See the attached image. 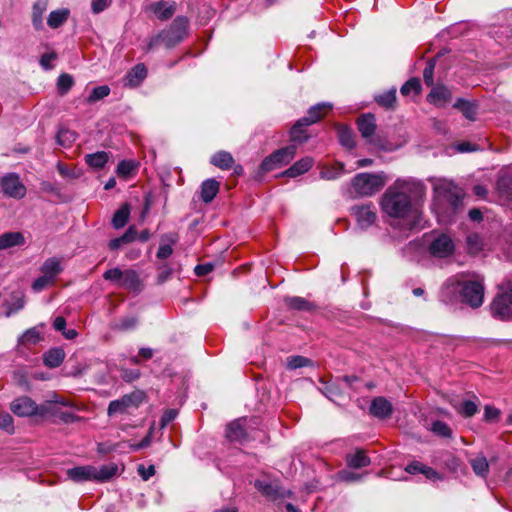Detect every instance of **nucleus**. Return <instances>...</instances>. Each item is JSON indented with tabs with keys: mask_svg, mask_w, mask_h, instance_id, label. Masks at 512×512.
<instances>
[{
	"mask_svg": "<svg viewBox=\"0 0 512 512\" xmlns=\"http://www.w3.org/2000/svg\"><path fill=\"white\" fill-rule=\"evenodd\" d=\"M426 197V186L414 178L397 179L381 197L382 211L391 218L419 216Z\"/></svg>",
	"mask_w": 512,
	"mask_h": 512,
	"instance_id": "f257e3e1",
	"label": "nucleus"
},
{
	"mask_svg": "<svg viewBox=\"0 0 512 512\" xmlns=\"http://www.w3.org/2000/svg\"><path fill=\"white\" fill-rule=\"evenodd\" d=\"M433 186L432 210L441 223H449L462 205L463 191L452 181L430 178Z\"/></svg>",
	"mask_w": 512,
	"mask_h": 512,
	"instance_id": "f03ea898",
	"label": "nucleus"
},
{
	"mask_svg": "<svg viewBox=\"0 0 512 512\" xmlns=\"http://www.w3.org/2000/svg\"><path fill=\"white\" fill-rule=\"evenodd\" d=\"M354 193L358 196H372L385 185V179L380 174L359 173L351 181Z\"/></svg>",
	"mask_w": 512,
	"mask_h": 512,
	"instance_id": "7ed1b4c3",
	"label": "nucleus"
},
{
	"mask_svg": "<svg viewBox=\"0 0 512 512\" xmlns=\"http://www.w3.org/2000/svg\"><path fill=\"white\" fill-rule=\"evenodd\" d=\"M103 278L124 289L134 292L141 290L139 276L137 272L132 269L121 270L120 268H112L104 272Z\"/></svg>",
	"mask_w": 512,
	"mask_h": 512,
	"instance_id": "20e7f679",
	"label": "nucleus"
},
{
	"mask_svg": "<svg viewBox=\"0 0 512 512\" xmlns=\"http://www.w3.org/2000/svg\"><path fill=\"white\" fill-rule=\"evenodd\" d=\"M296 150L297 147L295 145H289L276 150L275 152L264 158V160L260 164L259 171L262 174H265L269 171L287 165L294 158Z\"/></svg>",
	"mask_w": 512,
	"mask_h": 512,
	"instance_id": "39448f33",
	"label": "nucleus"
},
{
	"mask_svg": "<svg viewBox=\"0 0 512 512\" xmlns=\"http://www.w3.org/2000/svg\"><path fill=\"white\" fill-rule=\"evenodd\" d=\"M188 19L184 16L176 17L170 27L160 32L162 43L167 48H172L180 43L187 35Z\"/></svg>",
	"mask_w": 512,
	"mask_h": 512,
	"instance_id": "423d86ee",
	"label": "nucleus"
},
{
	"mask_svg": "<svg viewBox=\"0 0 512 512\" xmlns=\"http://www.w3.org/2000/svg\"><path fill=\"white\" fill-rule=\"evenodd\" d=\"M461 297L462 301L467 303L472 308H477L482 305L484 298V286L482 279L467 280L461 283Z\"/></svg>",
	"mask_w": 512,
	"mask_h": 512,
	"instance_id": "0eeeda50",
	"label": "nucleus"
},
{
	"mask_svg": "<svg viewBox=\"0 0 512 512\" xmlns=\"http://www.w3.org/2000/svg\"><path fill=\"white\" fill-rule=\"evenodd\" d=\"M144 398L145 394L142 391H133L120 399L111 401L107 413L109 416H113L115 414H122L130 408H137L144 401Z\"/></svg>",
	"mask_w": 512,
	"mask_h": 512,
	"instance_id": "6e6552de",
	"label": "nucleus"
},
{
	"mask_svg": "<svg viewBox=\"0 0 512 512\" xmlns=\"http://www.w3.org/2000/svg\"><path fill=\"white\" fill-rule=\"evenodd\" d=\"M0 186L3 194L7 197L21 199L26 194V187L16 173H7L2 176Z\"/></svg>",
	"mask_w": 512,
	"mask_h": 512,
	"instance_id": "1a4fd4ad",
	"label": "nucleus"
},
{
	"mask_svg": "<svg viewBox=\"0 0 512 512\" xmlns=\"http://www.w3.org/2000/svg\"><path fill=\"white\" fill-rule=\"evenodd\" d=\"M350 213L355 218L359 228L363 230L372 226L377 219L375 207L371 203L352 206Z\"/></svg>",
	"mask_w": 512,
	"mask_h": 512,
	"instance_id": "9d476101",
	"label": "nucleus"
},
{
	"mask_svg": "<svg viewBox=\"0 0 512 512\" xmlns=\"http://www.w3.org/2000/svg\"><path fill=\"white\" fill-rule=\"evenodd\" d=\"M455 243L453 239L445 233L437 235L429 245V252L434 257L445 258L454 253Z\"/></svg>",
	"mask_w": 512,
	"mask_h": 512,
	"instance_id": "9b49d317",
	"label": "nucleus"
},
{
	"mask_svg": "<svg viewBox=\"0 0 512 512\" xmlns=\"http://www.w3.org/2000/svg\"><path fill=\"white\" fill-rule=\"evenodd\" d=\"M356 124L361 136L367 142L376 145L377 142L373 138L377 129L375 116L371 113L362 114L357 118Z\"/></svg>",
	"mask_w": 512,
	"mask_h": 512,
	"instance_id": "f8f14e48",
	"label": "nucleus"
},
{
	"mask_svg": "<svg viewBox=\"0 0 512 512\" xmlns=\"http://www.w3.org/2000/svg\"><path fill=\"white\" fill-rule=\"evenodd\" d=\"M10 409L18 417H32L37 411V403L28 396H21L11 402Z\"/></svg>",
	"mask_w": 512,
	"mask_h": 512,
	"instance_id": "ddd939ff",
	"label": "nucleus"
},
{
	"mask_svg": "<svg viewBox=\"0 0 512 512\" xmlns=\"http://www.w3.org/2000/svg\"><path fill=\"white\" fill-rule=\"evenodd\" d=\"M392 403L385 397H375L370 405V413L377 418L386 419L392 415Z\"/></svg>",
	"mask_w": 512,
	"mask_h": 512,
	"instance_id": "4468645a",
	"label": "nucleus"
},
{
	"mask_svg": "<svg viewBox=\"0 0 512 512\" xmlns=\"http://www.w3.org/2000/svg\"><path fill=\"white\" fill-rule=\"evenodd\" d=\"M330 109H332V104L327 102L318 103L308 110L307 116L299 119V124H314L322 119Z\"/></svg>",
	"mask_w": 512,
	"mask_h": 512,
	"instance_id": "2eb2a0df",
	"label": "nucleus"
},
{
	"mask_svg": "<svg viewBox=\"0 0 512 512\" xmlns=\"http://www.w3.org/2000/svg\"><path fill=\"white\" fill-rule=\"evenodd\" d=\"M452 99L451 91L444 85H438L432 88L427 95V101L436 107H443Z\"/></svg>",
	"mask_w": 512,
	"mask_h": 512,
	"instance_id": "dca6fc26",
	"label": "nucleus"
},
{
	"mask_svg": "<svg viewBox=\"0 0 512 512\" xmlns=\"http://www.w3.org/2000/svg\"><path fill=\"white\" fill-rule=\"evenodd\" d=\"M245 422V418H240L229 423L226 428V437L232 442L243 443L247 438Z\"/></svg>",
	"mask_w": 512,
	"mask_h": 512,
	"instance_id": "f3484780",
	"label": "nucleus"
},
{
	"mask_svg": "<svg viewBox=\"0 0 512 512\" xmlns=\"http://www.w3.org/2000/svg\"><path fill=\"white\" fill-rule=\"evenodd\" d=\"M491 313L499 319H508L512 315V305L503 294L498 295L491 304Z\"/></svg>",
	"mask_w": 512,
	"mask_h": 512,
	"instance_id": "a211bd4d",
	"label": "nucleus"
},
{
	"mask_svg": "<svg viewBox=\"0 0 512 512\" xmlns=\"http://www.w3.org/2000/svg\"><path fill=\"white\" fill-rule=\"evenodd\" d=\"M95 466L85 465L70 468L67 470V476L69 479L75 482L94 481Z\"/></svg>",
	"mask_w": 512,
	"mask_h": 512,
	"instance_id": "6ab92c4d",
	"label": "nucleus"
},
{
	"mask_svg": "<svg viewBox=\"0 0 512 512\" xmlns=\"http://www.w3.org/2000/svg\"><path fill=\"white\" fill-rule=\"evenodd\" d=\"M148 10L153 12L158 19L167 20L174 15L176 11V4L174 2L169 3L166 1L154 2L148 6Z\"/></svg>",
	"mask_w": 512,
	"mask_h": 512,
	"instance_id": "aec40b11",
	"label": "nucleus"
},
{
	"mask_svg": "<svg viewBox=\"0 0 512 512\" xmlns=\"http://www.w3.org/2000/svg\"><path fill=\"white\" fill-rule=\"evenodd\" d=\"M147 76V69L143 63L135 65L124 77V86L137 87Z\"/></svg>",
	"mask_w": 512,
	"mask_h": 512,
	"instance_id": "412c9836",
	"label": "nucleus"
},
{
	"mask_svg": "<svg viewBox=\"0 0 512 512\" xmlns=\"http://www.w3.org/2000/svg\"><path fill=\"white\" fill-rule=\"evenodd\" d=\"M220 189V182L214 178L207 179L201 184L200 197L204 203H210L216 197Z\"/></svg>",
	"mask_w": 512,
	"mask_h": 512,
	"instance_id": "4be33fe9",
	"label": "nucleus"
},
{
	"mask_svg": "<svg viewBox=\"0 0 512 512\" xmlns=\"http://www.w3.org/2000/svg\"><path fill=\"white\" fill-rule=\"evenodd\" d=\"M40 270L42 274L46 275L52 281L55 282L57 275L60 274L63 270L61 265V259L56 257L46 259L42 264Z\"/></svg>",
	"mask_w": 512,
	"mask_h": 512,
	"instance_id": "5701e85b",
	"label": "nucleus"
},
{
	"mask_svg": "<svg viewBox=\"0 0 512 512\" xmlns=\"http://www.w3.org/2000/svg\"><path fill=\"white\" fill-rule=\"evenodd\" d=\"M314 164V160L311 157H305L296 161L289 169H287L283 175L288 177H297L307 172Z\"/></svg>",
	"mask_w": 512,
	"mask_h": 512,
	"instance_id": "b1692460",
	"label": "nucleus"
},
{
	"mask_svg": "<svg viewBox=\"0 0 512 512\" xmlns=\"http://www.w3.org/2000/svg\"><path fill=\"white\" fill-rule=\"evenodd\" d=\"M346 462L350 468L354 469H360L369 466L371 463L370 458L362 449H357L354 453L347 454Z\"/></svg>",
	"mask_w": 512,
	"mask_h": 512,
	"instance_id": "393cba45",
	"label": "nucleus"
},
{
	"mask_svg": "<svg viewBox=\"0 0 512 512\" xmlns=\"http://www.w3.org/2000/svg\"><path fill=\"white\" fill-rule=\"evenodd\" d=\"M118 465L115 463L104 464L100 467H95V478L96 482H107L111 480L118 473Z\"/></svg>",
	"mask_w": 512,
	"mask_h": 512,
	"instance_id": "a878e982",
	"label": "nucleus"
},
{
	"mask_svg": "<svg viewBox=\"0 0 512 512\" xmlns=\"http://www.w3.org/2000/svg\"><path fill=\"white\" fill-rule=\"evenodd\" d=\"M65 358V352L61 348H52L44 353L43 363L48 368L59 367Z\"/></svg>",
	"mask_w": 512,
	"mask_h": 512,
	"instance_id": "bb28decb",
	"label": "nucleus"
},
{
	"mask_svg": "<svg viewBox=\"0 0 512 512\" xmlns=\"http://www.w3.org/2000/svg\"><path fill=\"white\" fill-rule=\"evenodd\" d=\"M25 243V238L20 232H7L0 235V250H5Z\"/></svg>",
	"mask_w": 512,
	"mask_h": 512,
	"instance_id": "cd10ccee",
	"label": "nucleus"
},
{
	"mask_svg": "<svg viewBox=\"0 0 512 512\" xmlns=\"http://www.w3.org/2000/svg\"><path fill=\"white\" fill-rule=\"evenodd\" d=\"M177 242V236L175 234H166L162 236L159 249L157 251V258L160 260L166 259L173 253L172 245Z\"/></svg>",
	"mask_w": 512,
	"mask_h": 512,
	"instance_id": "c85d7f7f",
	"label": "nucleus"
},
{
	"mask_svg": "<svg viewBox=\"0 0 512 512\" xmlns=\"http://www.w3.org/2000/svg\"><path fill=\"white\" fill-rule=\"evenodd\" d=\"M469 463L472 467L473 472L475 475L481 478H486L489 473V463L487 458L482 455L478 454L474 458H471L469 460Z\"/></svg>",
	"mask_w": 512,
	"mask_h": 512,
	"instance_id": "c756f323",
	"label": "nucleus"
},
{
	"mask_svg": "<svg viewBox=\"0 0 512 512\" xmlns=\"http://www.w3.org/2000/svg\"><path fill=\"white\" fill-rule=\"evenodd\" d=\"M210 162L221 170H229L234 165V158L229 152L218 151L211 157Z\"/></svg>",
	"mask_w": 512,
	"mask_h": 512,
	"instance_id": "7c9ffc66",
	"label": "nucleus"
},
{
	"mask_svg": "<svg viewBox=\"0 0 512 512\" xmlns=\"http://www.w3.org/2000/svg\"><path fill=\"white\" fill-rule=\"evenodd\" d=\"M255 487L260 491L265 497L270 499H277L281 494L277 485L265 480H256Z\"/></svg>",
	"mask_w": 512,
	"mask_h": 512,
	"instance_id": "2f4dec72",
	"label": "nucleus"
},
{
	"mask_svg": "<svg viewBox=\"0 0 512 512\" xmlns=\"http://www.w3.org/2000/svg\"><path fill=\"white\" fill-rule=\"evenodd\" d=\"M284 302L287 307L298 311H310L314 308L312 303L299 296L286 297Z\"/></svg>",
	"mask_w": 512,
	"mask_h": 512,
	"instance_id": "473e14b6",
	"label": "nucleus"
},
{
	"mask_svg": "<svg viewBox=\"0 0 512 512\" xmlns=\"http://www.w3.org/2000/svg\"><path fill=\"white\" fill-rule=\"evenodd\" d=\"M130 216V207L128 204L122 205L113 215L112 225L120 229L126 225Z\"/></svg>",
	"mask_w": 512,
	"mask_h": 512,
	"instance_id": "72a5a7b5",
	"label": "nucleus"
},
{
	"mask_svg": "<svg viewBox=\"0 0 512 512\" xmlns=\"http://www.w3.org/2000/svg\"><path fill=\"white\" fill-rule=\"evenodd\" d=\"M109 159V156L104 151H98L96 153L87 154L85 156L86 163L95 169H101L105 166Z\"/></svg>",
	"mask_w": 512,
	"mask_h": 512,
	"instance_id": "f704fd0d",
	"label": "nucleus"
},
{
	"mask_svg": "<svg viewBox=\"0 0 512 512\" xmlns=\"http://www.w3.org/2000/svg\"><path fill=\"white\" fill-rule=\"evenodd\" d=\"M138 322L139 320L136 316H125L113 324V329L120 332L131 331L137 327Z\"/></svg>",
	"mask_w": 512,
	"mask_h": 512,
	"instance_id": "c9c22d12",
	"label": "nucleus"
},
{
	"mask_svg": "<svg viewBox=\"0 0 512 512\" xmlns=\"http://www.w3.org/2000/svg\"><path fill=\"white\" fill-rule=\"evenodd\" d=\"M344 173V164L336 163L331 167H323L320 172V178L324 180H335Z\"/></svg>",
	"mask_w": 512,
	"mask_h": 512,
	"instance_id": "e433bc0d",
	"label": "nucleus"
},
{
	"mask_svg": "<svg viewBox=\"0 0 512 512\" xmlns=\"http://www.w3.org/2000/svg\"><path fill=\"white\" fill-rule=\"evenodd\" d=\"M68 16V9H59L56 11H52L48 17L47 24L51 28H58L68 19Z\"/></svg>",
	"mask_w": 512,
	"mask_h": 512,
	"instance_id": "4c0bfd02",
	"label": "nucleus"
},
{
	"mask_svg": "<svg viewBox=\"0 0 512 512\" xmlns=\"http://www.w3.org/2000/svg\"><path fill=\"white\" fill-rule=\"evenodd\" d=\"M375 101L378 105L390 109L394 108L396 103V89L392 88L383 94L375 96Z\"/></svg>",
	"mask_w": 512,
	"mask_h": 512,
	"instance_id": "58836bf2",
	"label": "nucleus"
},
{
	"mask_svg": "<svg viewBox=\"0 0 512 512\" xmlns=\"http://www.w3.org/2000/svg\"><path fill=\"white\" fill-rule=\"evenodd\" d=\"M42 339L43 337L41 332L37 328L33 327L26 330L20 337L19 341L24 345H35Z\"/></svg>",
	"mask_w": 512,
	"mask_h": 512,
	"instance_id": "ea45409f",
	"label": "nucleus"
},
{
	"mask_svg": "<svg viewBox=\"0 0 512 512\" xmlns=\"http://www.w3.org/2000/svg\"><path fill=\"white\" fill-rule=\"evenodd\" d=\"M497 188L500 194L512 203V178L509 176L501 177L497 182Z\"/></svg>",
	"mask_w": 512,
	"mask_h": 512,
	"instance_id": "a19ab883",
	"label": "nucleus"
},
{
	"mask_svg": "<svg viewBox=\"0 0 512 512\" xmlns=\"http://www.w3.org/2000/svg\"><path fill=\"white\" fill-rule=\"evenodd\" d=\"M454 107L459 109L467 119H469V120L475 119L476 108L470 102H468L462 98H459L454 103Z\"/></svg>",
	"mask_w": 512,
	"mask_h": 512,
	"instance_id": "79ce46f5",
	"label": "nucleus"
},
{
	"mask_svg": "<svg viewBox=\"0 0 512 512\" xmlns=\"http://www.w3.org/2000/svg\"><path fill=\"white\" fill-rule=\"evenodd\" d=\"M76 140V133L67 128L59 129L57 143L63 147H70Z\"/></svg>",
	"mask_w": 512,
	"mask_h": 512,
	"instance_id": "37998d69",
	"label": "nucleus"
},
{
	"mask_svg": "<svg viewBox=\"0 0 512 512\" xmlns=\"http://www.w3.org/2000/svg\"><path fill=\"white\" fill-rule=\"evenodd\" d=\"M483 246L481 237L477 233H470L466 237V248L469 254H477Z\"/></svg>",
	"mask_w": 512,
	"mask_h": 512,
	"instance_id": "c03bdc74",
	"label": "nucleus"
},
{
	"mask_svg": "<svg viewBox=\"0 0 512 512\" xmlns=\"http://www.w3.org/2000/svg\"><path fill=\"white\" fill-rule=\"evenodd\" d=\"M338 136L340 143L351 149L355 147L354 134L352 130L346 126H341L338 129Z\"/></svg>",
	"mask_w": 512,
	"mask_h": 512,
	"instance_id": "a18cd8bd",
	"label": "nucleus"
},
{
	"mask_svg": "<svg viewBox=\"0 0 512 512\" xmlns=\"http://www.w3.org/2000/svg\"><path fill=\"white\" fill-rule=\"evenodd\" d=\"M110 94V88L107 85L97 86L92 89L90 95L87 98V103H95L103 98L107 97Z\"/></svg>",
	"mask_w": 512,
	"mask_h": 512,
	"instance_id": "49530a36",
	"label": "nucleus"
},
{
	"mask_svg": "<svg viewBox=\"0 0 512 512\" xmlns=\"http://www.w3.org/2000/svg\"><path fill=\"white\" fill-rule=\"evenodd\" d=\"M457 411L463 417L469 418L478 412V406L474 401L466 400L457 407Z\"/></svg>",
	"mask_w": 512,
	"mask_h": 512,
	"instance_id": "de8ad7c7",
	"label": "nucleus"
},
{
	"mask_svg": "<svg viewBox=\"0 0 512 512\" xmlns=\"http://www.w3.org/2000/svg\"><path fill=\"white\" fill-rule=\"evenodd\" d=\"M306 124H299V120L293 125L290 131V137L292 141L303 143L308 139L307 134L303 130Z\"/></svg>",
	"mask_w": 512,
	"mask_h": 512,
	"instance_id": "09e8293b",
	"label": "nucleus"
},
{
	"mask_svg": "<svg viewBox=\"0 0 512 512\" xmlns=\"http://www.w3.org/2000/svg\"><path fill=\"white\" fill-rule=\"evenodd\" d=\"M421 90L420 80L418 78H411L403 84L400 92L404 96H408L411 93L418 94Z\"/></svg>",
	"mask_w": 512,
	"mask_h": 512,
	"instance_id": "8fccbe9b",
	"label": "nucleus"
},
{
	"mask_svg": "<svg viewBox=\"0 0 512 512\" xmlns=\"http://www.w3.org/2000/svg\"><path fill=\"white\" fill-rule=\"evenodd\" d=\"M323 393L325 396L333 402H337L338 398L342 396V390L340 383H329L324 387Z\"/></svg>",
	"mask_w": 512,
	"mask_h": 512,
	"instance_id": "3c124183",
	"label": "nucleus"
},
{
	"mask_svg": "<svg viewBox=\"0 0 512 512\" xmlns=\"http://www.w3.org/2000/svg\"><path fill=\"white\" fill-rule=\"evenodd\" d=\"M0 429L10 435L15 432L14 419L7 412L0 413Z\"/></svg>",
	"mask_w": 512,
	"mask_h": 512,
	"instance_id": "603ef678",
	"label": "nucleus"
},
{
	"mask_svg": "<svg viewBox=\"0 0 512 512\" xmlns=\"http://www.w3.org/2000/svg\"><path fill=\"white\" fill-rule=\"evenodd\" d=\"M431 431L444 438H450L452 431L450 427L443 421L437 420L432 423Z\"/></svg>",
	"mask_w": 512,
	"mask_h": 512,
	"instance_id": "864d4df0",
	"label": "nucleus"
},
{
	"mask_svg": "<svg viewBox=\"0 0 512 512\" xmlns=\"http://www.w3.org/2000/svg\"><path fill=\"white\" fill-rule=\"evenodd\" d=\"M46 10V4L38 1L33 6V25L36 29H40L42 26V14Z\"/></svg>",
	"mask_w": 512,
	"mask_h": 512,
	"instance_id": "5fc2aeb1",
	"label": "nucleus"
},
{
	"mask_svg": "<svg viewBox=\"0 0 512 512\" xmlns=\"http://www.w3.org/2000/svg\"><path fill=\"white\" fill-rule=\"evenodd\" d=\"M74 84V80L69 74H61L57 81L58 91L61 95L66 94Z\"/></svg>",
	"mask_w": 512,
	"mask_h": 512,
	"instance_id": "6e6d98bb",
	"label": "nucleus"
},
{
	"mask_svg": "<svg viewBox=\"0 0 512 512\" xmlns=\"http://www.w3.org/2000/svg\"><path fill=\"white\" fill-rule=\"evenodd\" d=\"M312 364V361L304 356H292L287 358V366L289 369H298Z\"/></svg>",
	"mask_w": 512,
	"mask_h": 512,
	"instance_id": "4d7b16f0",
	"label": "nucleus"
},
{
	"mask_svg": "<svg viewBox=\"0 0 512 512\" xmlns=\"http://www.w3.org/2000/svg\"><path fill=\"white\" fill-rule=\"evenodd\" d=\"M444 466L452 473H457L461 470L462 462L459 458L455 457L454 455H447V457L444 460Z\"/></svg>",
	"mask_w": 512,
	"mask_h": 512,
	"instance_id": "13d9d810",
	"label": "nucleus"
},
{
	"mask_svg": "<svg viewBox=\"0 0 512 512\" xmlns=\"http://www.w3.org/2000/svg\"><path fill=\"white\" fill-rule=\"evenodd\" d=\"M501 411L500 409L491 406L486 405L484 408V421L486 422H497L500 418Z\"/></svg>",
	"mask_w": 512,
	"mask_h": 512,
	"instance_id": "bf43d9fd",
	"label": "nucleus"
},
{
	"mask_svg": "<svg viewBox=\"0 0 512 512\" xmlns=\"http://www.w3.org/2000/svg\"><path fill=\"white\" fill-rule=\"evenodd\" d=\"M434 69L435 62L429 60L423 71V79L427 86H433L434 84Z\"/></svg>",
	"mask_w": 512,
	"mask_h": 512,
	"instance_id": "052dcab7",
	"label": "nucleus"
},
{
	"mask_svg": "<svg viewBox=\"0 0 512 512\" xmlns=\"http://www.w3.org/2000/svg\"><path fill=\"white\" fill-rule=\"evenodd\" d=\"M54 284V281H52L49 277L46 275H42L34 280L32 283V289L35 292H40L43 289H45L47 286Z\"/></svg>",
	"mask_w": 512,
	"mask_h": 512,
	"instance_id": "680f3d73",
	"label": "nucleus"
},
{
	"mask_svg": "<svg viewBox=\"0 0 512 512\" xmlns=\"http://www.w3.org/2000/svg\"><path fill=\"white\" fill-rule=\"evenodd\" d=\"M54 414V409L49 402L46 401L40 405L37 404V411L35 412V416L46 417L48 415Z\"/></svg>",
	"mask_w": 512,
	"mask_h": 512,
	"instance_id": "e2e57ef3",
	"label": "nucleus"
},
{
	"mask_svg": "<svg viewBox=\"0 0 512 512\" xmlns=\"http://www.w3.org/2000/svg\"><path fill=\"white\" fill-rule=\"evenodd\" d=\"M57 58V55L55 52L45 53L40 58V65L45 70H50L53 68L52 61H54Z\"/></svg>",
	"mask_w": 512,
	"mask_h": 512,
	"instance_id": "0e129e2a",
	"label": "nucleus"
},
{
	"mask_svg": "<svg viewBox=\"0 0 512 512\" xmlns=\"http://www.w3.org/2000/svg\"><path fill=\"white\" fill-rule=\"evenodd\" d=\"M140 377V371L138 369H122L121 378L126 382H133Z\"/></svg>",
	"mask_w": 512,
	"mask_h": 512,
	"instance_id": "69168bd1",
	"label": "nucleus"
},
{
	"mask_svg": "<svg viewBox=\"0 0 512 512\" xmlns=\"http://www.w3.org/2000/svg\"><path fill=\"white\" fill-rule=\"evenodd\" d=\"M133 169H134L133 162L123 160V161L119 162V164L117 166V173H118V175H121V176H127L132 172Z\"/></svg>",
	"mask_w": 512,
	"mask_h": 512,
	"instance_id": "338daca9",
	"label": "nucleus"
},
{
	"mask_svg": "<svg viewBox=\"0 0 512 512\" xmlns=\"http://www.w3.org/2000/svg\"><path fill=\"white\" fill-rule=\"evenodd\" d=\"M426 469V465L422 464L421 462L414 461L410 464H408L405 468V471L409 474H424V471Z\"/></svg>",
	"mask_w": 512,
	"mask_h": 512,
	"instance_id": "774afa93",
	"label": "nucleus"
}]
</instances>
